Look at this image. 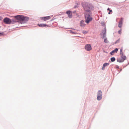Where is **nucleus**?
Wrapping results in <instances>:
<instances>
[{"mask_svg": "<svg viewBox=\"0 0 129 129\" xmlns=\"http://www.w3.org/2000/svg\"><path fill=\"white\" fill-rule=\"evenodd\" d=\"M90 8L86 7H84V9L86 11L85 13V22L87 23H88L92 20V18L90 15L91 12L89 10Z\"/></svg>", "mask_w": 129, "mask_h": 129, "instance_id": "f257e3e1", "label": "nucleus"}, {"mask_svg": "<svg viewBox=\"0 0 129 129\" xmlns=\"http://www.w3.org/2000/svg\"><path fill=\"white\" fill-rule=\"evenodd\" d=\"M15 18L18 20L20 21H23L24 22L28 20L29 18L28 17H24L23 16L17 15L15 16Z\"/></svg>", "mask_w": 129, "mask_h": 129, "instance_id": "f03ea898", "label": "nucleus"}, {"mask_svg": "<svg viewBox=\"0 0 129 129\" xmlns=\"http://www.w3.org/2000/svg\"><path fill=\"white\" fill-rule=\"evenodd\" d=\"M121 56L122 59H117V61L119 62H123L126 59V56L123 55V54L121 55Z\"/></svg>", "mask_w": 129, "mask_h": 129, "instance_id": "7ed1b4c3", "label": "nucleus"}, {"mask_svg": "<svg viewBox=\"0 0 129 129\" xmlns=\"http://www.w3.org/2000/svg\"><path fill=\"white\" fill-rule=\"evenodd\" d=\"M4 22L6 24H10L12 21L11 20L7 18H6L3 20Z\"/></svg>", "mask_w": 129, "mask_h": 129, "instance_id": "20e7f679", "label": "nucleus"}, {"mask_svg": "<svg viewBox=\"0 0 129 129\" xmlns=\"http://www.w3.org/2000/svg\"><path fill=\"white\" fill-rule=\"evenodd\" d=\"M85 48L86 50L88 51H90L92 49L91 47L90 44L86 45L85 46Z\"/></svg>", "mask_w": 129, "mask_h": 129, "instance_id": "39448f33", "label": "nucleus"}, {"mask_svg": "<svg viewBox=\"0 0 129 129\" xmlns=\"http://www.w3.org/2000/svg\"><path fill=\"white\" fill-rule=\"evenodd\" d=\"M52 17L50 16H46V17H43L41 18V19L42 20H43L44 21H46L47 20L49 19Z\"/></svg>", "mask_w": 129, "mask_h": 129, "instance_id": "423d86ee", "label": "nucleus"}, {"mask_svg": "<svg viewBox=\"0 0 129 129\" xmlns=\"http://www.w3.org/2000/svg\"><path fill=\"white\" fill-rule=\"evenodd\" d=\"M67 13L68 14V17L70 18H71L72 17V12L70 11H67Z\"/></svg>", "mask_w": 129, "mask_h": 129, "instance_id": "0eeeda50", "label": "nucleus"}, {"mask_svg": "<svg viewBox=\"0 0 129 129\" xmlns=\"http://www.w3.org/2000/svg\"><path fill=\"white\" fill-rule=\"evenodd\" d=\"M109 65V63H104L103 65L102 69L103 70H104L105 69V67L108 66Z\"/></svg>", "mask_w": 129, "mask_h": 129, "instance_id": "6e6552de", "label": "nucleus"}, {"mask_svg": "<svg viewBox=\"0 0 129 129\" xmlns=\"http://www.w3.org/2000/svg\"><path fill=\"white\" fill-rule=\"evenodd\" d=\"M118 51V49L117 48L114 50L113 51L110 53V54L111 55H113L114 54V53L115 52L117 53Z\"/></svg>", "mask_w": 129, "mask_h": 129, "instance_id": "1a4fd4ad", "label": "nucleus"}, {"mask_svg": "<svg viewBox=\"0 0 129 129\" xmlns=\"http://www.w3.org/2000/svg\"><path fill=\"white\" fill-rule=\"evenodd\" d=\"M85 25V24H84V21H80V26L82 27H84Z\"/></svg>", "mask_w": 129, "mask_h": 129, "instance_id": "9d476101", "label": "nucleus"}, {"mask_svg": "<svg viewBox=\"0 0 129 129\" xmlns=\"http://www.w3.org/2000/svg\"><path fill=\"white\" fill-rule=\"evenodd\" d=\"M38 25L40 27H44V26H47L48 27V25H47L44 24H38Z\"/></svg>", "mask_w": 129, "mask_h": 129, "instance_id": "9b49d317", "label": "nucleus"}, {"mask_svg": "<svg viewBox=\"0 0 129 129\" xmlns=\"http://www.w3.org/2000/svg\"><path fill=\"white\" fill-rule=\"evenodd\" d=\"M122 24V21H120L119 22V24L118 26L119 28H120L121 27Z\"/></svg>", "mask_w": 129, "mask_h": 129, "instance_id": "f8f14e48", "label": "nucleus"}, {"mask_svg": "<svg viewBox=\"0 0 129 129\" xmlns=\"http://www.w3.org/2000/svg\"><path fill=\"white\" fill-rule=\"evenodd\" d=\"M98 95L102 96V92L101 90H99L98 91Z\"/></svg>", "mask_w": 129, "mask_h": 129, "instance_id": "ddd939ff", "label": "nucleus"}, {"mask_svg": "<svg viewBox=\"0 0 129 129\" xmlns=\"http://www.w3.org/2000/svg\"><path fill=\"white\" fill-rule=\"evenodd\" d=\"M102 96L98 95L97 99L98 100H100L102 99Z\"/></svg>", "mask_w": 129, "mask_h": 129, "instance_id": "4468645a", "label": "nucleus"}, {"mask_svg": "<svg viewBox=\"0 0 129 129\" xmlns=\"http://www.w3.org/2000/svg\"><path fill=\"white\" fill-rule=\"evenodd\" d=\"M103 34H104L103 37H104V38L106 36V28H105L104 31L103 32Z\"/></svg>", "mask_w": 129, "mask_h": 129, "instance_id": "2eb2a0df", "label": "nucleus"}, {"mask_svg": "<svg viewBox=\"0 0 129 129\" xmlns=\"http://www.w3.org/2000/svg\"><path fill=\"white\" fill-rule=\"evenodd\" d=\"M111 60L112 62H113L115 60V58L114 57H113L111 58Z\"/></svg>", "mask_w": 129, "mask_h": 129, "instance_id": "dca6fc26", "label": "nucleus"}, {"mask_svg": "<svg viewBox=\"0 0 129 129\" xmlns=\"http://www.w3.org/2000/svg\"><path fill=\"white\" fill-rule=\"evenodd\" d=\"M123 54V52H122V48H121L120 49V54L121 55Z\"/></svg>", "mask_w": 129, "mask_h": 129, "instance_id": "f3484780", "label": "nucleus"}, {"mask_svg": "<svg viewBox=\"0 0 129 129\" xmlns=\"http://www.w3.org/2000/svg\"><path fill=\"white\" fill-rule=\"evenodd\" d=\"M104 42L105 43H108V41L107 40V38H105L104 40Z\"/></svg>", "mask_w": 129, "mask_h": 129, "instance_id": "a211bd4d", "label": "nucleus"}, {"mask_svg": "<svg viewBox=\"0 0 129 129\" xmlns=\"http://www.w3.org/2000/svg\"><path fill=\"white\" fill-rule=\"evenodd\" d=\"M120 40V39H119L118 40L115 42L116 43H119Z\"/></svg>", "mask_w": 129, "mask_h": 129, "instance_id": "6ab92c4d", "label": "nucleus"}, {"mask_svg": "<svg viewBox=\"0 0 129 129\" xmlns=\"http://www.w3.org/2000/svg\"><path fill=\"white\" fill-rule=\"evenodd\" d=\"M118 32V34H121V29L120 30H119Z\"/></svg>", "mask_w": 129, "mask_h": 129, "instance_id": "aec40b11", "label": "nucleus"}, {"mask_svg": "<svg viewBox=\"0 0 129 129\" xmlns=\"http://www.w3.org/2000/svg\"><path fill=\"white\" fill-rule=\"evenodd\" d=\"M112 10H110L109 11V12L108 14H110V12H112Z\"/></svg>", "mask_w": 129, "mask_h": 129, "instance_id": "412c9836", "label": "nucleus"}, {"mask_svg": "<svg viewBox=\"0 0 129 129\" xmlns=\"http://www.w3.org/2000/svg\"><path fill=\"white\" fill-rule=\"evenodd\" d=\"M123 18H121V20L120 21H122V22H123Z\"/></svg>", "mask_w": 129, "mask_h": 129, "instance_id": "4be33fe9", "label": "nucleus"}, {"mask_svg": "<svg viewBox=\"0 0 129 129\" xmlns=\"http://www.w3.org/2000/svg\"><path fill=\"white\" fill-rule=\"evenodd\" d=\"M70 32L71 33H73V34H75L72 31H70Z\"/></svg>", "mask_w": 129, "mask_h": 129, "instance_id": "5701e85b", "label": "nucleus"}, {"mask_svg": "<svg viewBox=\"0 0 129 129\" xmlns=\"http://www.w3.org/2000/svg\"><path fill=\"white\" fill-rule=\"evenodd\" d=\"M2 19V17L0 16V20H1Z\"/></svg>", "mask_w": 129, "mask_h": 129, "instance_id": "b1692460", "label": "nucleus"}, {"mask_svg": "<svg viewBox=\"0 0 129 129\" xmlns=\"http://www.w3.org/2000/svg\"><path fill=\"white\" fill-rule=\"evenodd\" d=\"M107 10H108V11H109V10L110 11V9H109V8H108L107 9Z\"/></svg>", "mask_w": 129, "mask_h": 129, "instance_id": "393cba45", "label": "nucleus"}, {"mask_svg": "<svg viewBox=\"0 0 129 129\" xmlns=\"http://www.w3.org/2000/svg\"><path fill=\"white\" fill-rule=\"evenodd\" d=\"M116 68H119V67L118 66H117L116 67Z\"/></svg>", "mask_w": 129, "mask_h": 129, "instance_id": "a878e982", "label": "nucleus"}, {"mask_svg": "<svg viewBox=\"0 0 129 129\" xmlns=\"http://www.w3.org/2000/svg\"><path fill=\"white\" fill-rule=\"evenodd\" d=\"M17 21H15V22H17Z\"/></svg>", "mask_w": 129, "mask_h": 129, "instance_id": "bb28decb", "label": "nucleus"}, {"mask_svg": "<svg viewBox=\"0 0 129 129\" xmlns=\"http://www.w3.org/2000/svg\"><path fill=\"white\" fill-rule=\"evenodd\" d=\"M2 34L1 33H0V35H1Z\"/></svg>", "mask_w": 129, "mask_h": 129, "instance_id": "cd10ccee", "label": "nucleus"}]
</instances>
